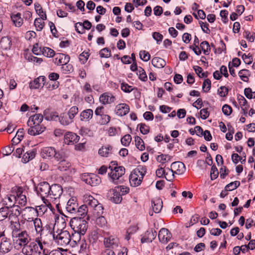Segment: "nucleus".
<instances>
[{
  "mask_svg": "<svg viewBox=\"0 0 255 255\" xmlns=\"http://www.w3.org/2000/svg\"><path fill=\"white\" fill-rule=\"evenodd\" d=\"M24 218L28 221H31L34 220L35 217L38 216L36 213V210L31 207H26L24 210Z\"/></svg>",
  "mask_w": 255,
  "mask_h": 255,
  "instance_id": "dca6fc26",
  "label": "nucleus"
},
{
  "mask_svg": "<svg viewBox=\"0 0 255 255\" xmlns=\"http://www.w3.org/2000/svg\"><path fill=\"white\" fill-rule=\"evenodd\" d=\"M45 78L44 76H39L35 79L33 81L29 83V87L30 89H38L41 85H44Z\"/></svg>",
  "mask_w": 255,
  "mask_h": 255,
  "instance_id": "7c9ffc66",
  "label": "nucleus"
},
{
  "mask_svg": "<svg viewBox=\"0 0 255 255\" xmlns=\"http://www.w3.org/2000/svg\"><path fill=\"white\" fill-rule=\"evenodd\" d=\"M80 136L72 132H67L64 135V141L68 144H72L79 141Z\"/></svg>",
  "mask_w": 255,
  "mask_h": 255,
  "instance_id": "a211bd4d",
  "label": "nucleus"
},
{
  "mask_svg": "<svg viewBox=\"0 0 255 255\" xmlns=\"http://www.w3.org/2000/svg\"><path fill=\"white\" fill-rule=\"evenodd\" d=\"M96 224L99 227H104L106 226L107 222L106 218L104 216H100L97 218L96 220Z\"/></svg>",
  "mask_w": 255,
  "mask_h": 255,
  "instance_id": "09e8293b",
  "label": "nucleus"
},
{
  "mask_svg": "<svg viewBox=\"0 0 255 255\" xmlns=\"http://www.w3.org/2000/svg\"><path fill=\"white\" fill-rule=\"evenodd\" d=\"M16 200V197L13 195H7L3 199V204L4 206L15 207L14 204Z\"/></svg>",
  "mask_w": 255,
  "mask_h": 255,
  "instance_id": "2f4dec72",
  "label": "nucleus"
},
{
  "mask_svg": "<svg viewBox=\"0 0 255 255\" xmlns=\"http://www.w3.org/2000/svg\"><path fill=\"white\" fill-rule=\"evenodd\" d=\"M14 243L20 247H25L30 242L31 239L29 234L26 230H22L12 237Z\"/></svg>",
  "mask_w": 255,
  "mask_h": 255,
  "instance_id": "423d86ee",
  "label": "nucleus"
},
{
  "mask_svg": "<svg viewBox=\"0 0 255 255\" xmlns=\"http://www.w3.org/2000/svg\"><path fill=\"white\" fill-rule=\"evenodd\" d=\"M156 236V232L152 229L147 230L142 237L141 242L143 243H151Z\"/></svg>",
  "mask_w": 255,
  "mask_h": 255,
  "instance_id": "4be33fe9",
  "label": "nucleus"
},
{
  "mask_svg": "<svg viewBox=\"0 0 255 255\" xmlns=\"http://www.w3.org/2000/svg\"><path fill=\"white\" fill-rule=\"evenodd\" d=\"M171 169L175 174L180 175L185 171V166L181 162H174L171 165Z\"/></svg>",
  "mask_w": 255,
  "mask_h": 255,
  "instance_id": "6ab92c4d",
  "label": "nucleus"
},
{
  "mask_svg": "<svg viewBox=\"0 0 255 255\" xmlns=\"http://www.w3.org/2000/svg\"><path fill=\"white\" fill-rule=\"evenodd\" d=\"M33 225L36 233L39 234L40 236H41L43 231V227L41 219L37 218H35L33 220Z\"/></svg>",
  "mask_w": 255,
  "mask_h": 255,
  "instance_id": "4c0bfd02",
  "label": "nucleus"
},
{
  "mask_svg": "<svg viewBox=\"0 0 255 255\" xmlns=\"http://www.w3.org/2000/svg\"><path fill=\"white\" fill-rule=\"evenodd\" d=\"M104 244L106 248L112 250L119 251L121 248L119 239L112 236L105 238Z\"/></svg>",
  "mask_w": 255,
  "mask_h": 255,
  "instance_id": "1a4fd4ad",
  "label": "nucleus"
},
{
  "mask_svg": "<svg viewBox=\"0 0 255 255\" xmlns=\"http://www.w3.org/2000/svg\"><path fill=\"white\" fill-rule=\"evenodd\" d=\"M80 178L83 182L92 186H96L101 182V178L93 173H83L81 175Z\"/></svg>",
  "mask_w": 255,
  "mask_h": 255,
  "instance_id": "6e6552de",
  "label": "nucleus"
},
{
  "mask_svg": "<svg viewBox=\"0 0 255 255\" xmlns=\"http://www.w3.org/2000/svg\"><path fill=\"white\" fill-rule=\"evenodd\" d=\"M211 82L210 79H205L202 85V89L203 91L207 93L211 89Z\"/></svg>",
  "mask_w": 255,
  "mask_h": 255,
  "instance_id": "13d9d810",
  "label": "nucleus"
},
{
  "mask_svg": "<svg viewBox=\"0 0 255 255\" xmlns=\"http://www.w3.org/2000/svg\"><path fill=\"white\" fill-rule=\"evenodd\" d=\"M153 211L155 213H159L163 207L162 201L160 198H155L151 201Z\"/></svg>",
  "mask_w": 255,
  "mask_h": 255,
  "instance_id": "c756f323",
  "label": "nucleus"
},
{
  "mask_svg": "<svg viewBox=\"0 0 255 255\" xmlns=\"http://www.w3.org/2000/svg\"><path fill=\"white\" fill-rule=\"evenodd\" d=\"M99 54L101 58H108L111 55V51L110 49L104 48L100 51Z\"/></svg>",
  "mask_w": 255,
  "mask_h": 255,
  "instance_id": "5fc2aeb1",
  "label": "nucleus"
},
{
  "mask_svg": "<svg viewBox=\"0 0 255 255\" xmlns=\"http://www.w3.org/2000/svg\"><path fill=\"white\" fill-rule=\"evenodd\" d=\"M249 71L247 69H242L239 72V75L240 78L244 82H248L249 78L247 76Z\"/></svg>",
  "mask_w": 255,
  "mask_h": 255,
  "instance_id": "864d4df0",
  "label": "nucleus"
},
{
  "mask_svg": "<svg viewBox=\"0 0 255 255\" xmlns=\"http://www.w3.org/2000/svg\"><path fill=\"white\" fill-rule=\"evenodd\" d=\"M137 74L139 76V78L142 81H146L147 77L144 70L141 67H139L137 70Z\"/></svg>",
  "mask_w": 255,
  "mask_h": 255,
  "instance_id": "3c124183",
  "label": "nucleus"
},
{
  "mask_svg": "<svg viewBox=\"0 0 255 255\" xmlns=\"http://www.w3.org/2000/svg\"><path fill=\"white\" fill-rule=\"evenodd\" d=\"M200 47L201 51H202L205 55H209L211 51V48L208 41H204L202 42L200 44Z\"/></svg>",
  "mask_w": 255,
  "mask_h": 255,
  "instance_id": "79ce46f5",
  "label": "nucleus"
},
{
  "mask_svg": "<svg viewBox=\"0 0 255 255\" xmlns=\"http://www.w3.org/2000/svg\"><path fill=\"white\" fill-rule=\"evenodd\" d=\"M79 244L80 250L78 252L88 253V247L86 241L85 240H81Z\"/></svg>",
  "mask_w": 255,
  "mask_h": 255,
  "instance_id": "e2e57ef3",
  "label": "nucleus"
},
{
  "mask_svg": "<svg viewBox=\"0 0 255 255\" xmlns=\"http://www.w3.org/2000/svg\"><path fill=\"white\" fill-rule=\"evenodd\" d=\"M30 128H28L27 132L31 135H38L43 132L45 129L44 127L41 126H28Z\"/></svg>",
  "mask_w": 255,
  "mask_h": 255,
  "instance_id": "c85d7f7f",
  "label": "nucleus"
},
{
  "mask_svg": "<svg viewBox=\"0 0 255 255\" xmlns=\"http://www.w3.org/2000/svg\"><path fill=\"white\" fill-rule=\"evenodd\" d=\"M93 111L92 109H88L81 112L80 114V120L82 122H89L92 119Z\"/></svg>",
  "mask_w": 255,
  "mask_h": 255,
  "instance_id": "bb28decb",
  "label": "nucleus"
},
{
  "mask_svg": "<svg viewBox=\"0 0 255 255\" xmlns=\"http://www.w3.org/2000/svg\"><path fill=\"white\" fill-rule=\"evenodd\" d=\"M58 120L61 125L65 126H68L73 122V120L65 113H63L60 114Z\"/></svg>",
  "mask_w": 255,
  "mask_h": 255,
  "instance_id": "c9c22d12",
  "label": "nucleus"
},
{
  "mask_svg": "<svg viewBox=\"0 0 255 255\" xmlns=\"http://www.w3.org/2000/svg\"><path fill=\"white\" fill-rule=\"evenodd\" d=\"M12 46L11 38L8 36H4L1 38L0 41V48L4 51L10 50Z\"/></svg>",
  "mask_w": 255,
  "mask_h": 255,
  "instance_id": "393cba45",
  "label": "nucleus"
},
{
  "mask_svg": "<svg viewBox=\"0 0 255 255\" xmlns=\"http://www.w3.org/2000/svg\"><path fill=\"white\" fill-rule=\"evenodd\" d=\"M53 238L57 244L62 247L68 245L71 241V235L66 230H61L58 234L54 233Z\"/></svg>",
  "mask_w": 255,
  "mask_h": 255,
  "instance_id": "0eeeda50",
  "label": "nucleus"
},
{
  "mask_svg": "<svg viewBox=\"0 0 255 255\" xmlns=\"http://www.w3.org/2000/svg\"><path fill=\"white\" fill-rule=\"evenodd\" d=\"M121 89L126 93H130L134 89L137 90V88H133L127 83H123L121 84Z\"/></svg>",
  "mask_w": 255,
  "mask_h": 255,
  "instance_id": "bf43d9fd",
  "label": "nucleus"
},
{
  "mask_svg": "<svg viewBox=\"0 0 255 255\" xmlns=\"http://www.w3.org/2000/svg\"><path fill=\"white\" fill-rule=\"evenodd\" d=\"M78 108L77 106H74L70 108L67 114L72 120H73L75 116L78 114Z\"/></svg>",
  "mask_w": 255,
  "mask_h": 255,
  "instance_id": "8fccbe9b",
  "label": "nucleus"
},
{
  "mask_svg": "<svg viewBox=\"0 0 255 255\" xmlns=\"http://www.w3.org/2000/svg\"><path fill=\"white\" fill-rule=\"evenodd\" d=\"M111 120V117L108 115L104 114L101 116L99 123L101 125H105L108 124Z\"/></svg>",
  "mask_w": 255,
  "mask_h": 255,
  "instance_id": "052dcab7",
  "label": "nucleus"
},
{
  "mask_svg": "<svg viewBox=\"0 0 255 255\" xmlns=\"http://www.w3.org/2000/svg\"><path fill=\"white\" fill-rule=\"evenodd\" d=\"M93 209L94 210V214L97 216L101 215L103 213V207L99 203L95 207H94Z\"/></svg>",
  "mask_w": 255,
  "mask_h": 255,
  "instance_id": "0e129e2a",
  "label": "nucleus"
},
{
  "mask_svg": "<svg viewBox=\"0 0 255 255\" xmlns=\"http://www.w3.org/2000/svg\"><path fill=\"white\" fill-rule=\"evenodd\" d=\"M115 189L119 191V194H121L122 196L128 194L129 190L128 187L124 186H118L115 187Z\"/></svg>",
  "mask_w": 255,
  "mask_h": 255,
  "instance_id": "680f3d73",
  "label": "nucleus"
},
{
  "mask_svg": "<svg viewBox=\"0 0 255 255\" xmlns=\"http://www.w3.org/2000/svg\"><path fill=\"white\" fill-rule=\"evenodd\" d=\"M51 186L47 182H40L37 187L38 193L40 194L41 196L48 197L50 193Z\"/></svg>",
  "mask_w": 255,
  "mask_h": 255,
  "instance_id": "ddd939ff",
  "label": "nucleus"
},
{
  "mask_svg": "<svg viewBox=\"0 0 255 255\" xmlns=\"http://www.w3.org/2000/svg\"><path fill=\"white\" fill-rule=\"evenodd\" d=\"M116 98L110 92H105L102 94L99 98L100 102L103 105H108L114 103Z\"/></svg>",
  "mask_w": 255,
  "mask_h": 255,
  "instance_id": "4468645a",
  "label": "nucleus"
},
{
  "mask_svg": "<svg viewBox=\"0 0 255 255\" xmlns=\"http://www.w3.org/2000/svg\"><path fill=\"white\" fill-rule=\"evenodd\" d=\"M35 242L37 244L38 247H39L40 250L42 251L39 252V255H48V251L44 248L43 244H45L46 243L45 242H42L41 241V237H37L35 238Z\"/></svg>",
  "mask_w": 255,
  "mask_h": 255,
  "instance_id": "ea45409f",
  "label": "nucleus"
},
{
  "mask_svg": "<svg viewBox=\"0 0 255 255\" xmlns=\"http://www.w3.org/2000/svg\"><path fill=\"white\" fill-rule=\"evenodd\" d=\"M19 206L15 207L3 206L0 208V221L7 219L9 222L18 220V217L20 215Z\"/></svg>",
  "mask_w": 255,
  "mask_h": 255,
  "instance_id": "f257e3e1",
  "label": "nucleus"
},
{
  "mask_svg": "<svg viewBox=\"0 0 255 255\" xmlns=\"http://www.w3.org/2000/svg\"><path fill=\"white\" fill-rule=\"evenodd\" d=\"M88 212V207L85 204L81 205L80 207H78V210L77 213L78 215L81 216H84L86 215Z\"/></svg>",
  "mask_w": 255,
  "mask_h": 255,
  "instance_id": "6e6d98bb",
  "label": "nucleus"
},
{
  "mask_svg": "<svg viewBox=\"0 0 255 255\" xmlns=\"http://www.w3.org/2000/svg\"><path fill=\"white\" fill-rule=\"evenodd\" d=\"M54 62L57 65H63L64 64L69 63L70 61V56L63 53H59L56 55L53 59Z\"/></svg>",
  "mask_w": 255,
  "mask_h": 255,
  "instance_id": "aec40b11",
  "label": "nucleus"
},
{
  "mask_svg": "<svg viewBox=\"0 0 255 255\" xmlns=\"http://www.w3.org/2000/svg\"><path fill=\"white\" fill-rule=\"evenodd\" d=\"M113 147L111 145H106L102 146L99 150V154L103 157H108L112 153Z\"/></svg>",
  "mask_w": 255,
  "mask_h": 255,
  "instance_id": "f704fd0d",
  "label": "nucleus"
},
{
  "mask_svg": "<svg viewBox=\"0 0 255 255\" xmlns=\"http://www.w3.org/2000/svg\"><path fill=\"white\" fill-rule=\"evenodd\" d=\"M12 249V245L11 240L8 238H3L0 239V251L2 254H6L10 252Z\"/></svg>",
  "mask_w": 255,
  "mask_h": 255,
  "instance_id": "f8f14e48",
  "label": "nucleus"
},
{
  "mask_svg": "<svg viewBox=\"0 0 255 255\" xmlns=\"http://www.w3.org/2000/svg\"><path fill=\"white\" fill-rule=\"evenodd\" d=\"M41 50L42 54L46 57H52L55 55V51L49 47H44Z\"/></svg>",
  "mask_w": 255,
  "mask_h": 255,
  "instance_id": "c03bdc74",
  "label": "nucleus"
},
{
  "mask_svg": "<svg viewBox=\"0 0 255 255\" xmlns=\"http://www.w3.org/2000/svg\"><path fill=\"white\" fill-rule=\"evenodd\" d=\"M129 107L125 103H121L116 106V113L117 115L123 117L126 115L129 112Z\"/></svg>",
  "mask_w": 255,
  "mask_h": 255,
  "instance_id": "f3484780",
  "label": "nucleus"
},
{
  "mask_svg": "<svg viewBox=\"0 0 255 255\" xmlns=\"http://www.w3.org/2000/svg\"><path fill=\"white\" fill-rule=\"evenodd\" d=\"M65 158V153L63 152V157L59 160V162L57 165V169L60 171H66L71 165L70 162L66 160Z\"/></svg>",
  "mask_w": 255,
  "mask_h": 255,
  "instance_id": "412c9836",
  "label": "nucleus"
},
{
  "mask_svg": "<svg viewBox=\"0 0 255 255\" xmlns=\"http://www.w3.org/2000/svg\"><path fill=\"white\" fill-rule=\"evenodd\" d=\"M140 58L144 61H148L150 58L149 53L145 50H141L139 52Z\"/></svg>",
  "mask_w": 255,
  "mask_h": 255,
  "instance_id": "338daca9",
  "label": "nucleus"
},
{
  "mask_svg": "<svg viewBox=\"0 0 255 255\" xmlns=\"http://www.w3.org/2000/svg\"><path fill=\"white\" fill-rule=\"evenodd\" d=\"M175 173L171 168H167L165 170L164 177L168 181H172L174 178Z\"/></svg>",
  "mask_w": 255,
  "mask_h": 255,
  "instance_id": "49530a36",
  "label": "nucleus"
},
{
  "mask_svg": "<svg viewBox=\"0 0 255 255\" xmlns=\"http://www.w3.org/2000/svg\"><path fill=\"white\" fill-rule=\"evenodd\" d=\"M121 141L123 145L128 146L131 141V136L129 134H126L121 138Z\"/></svg>",
  "mask_w": 255,
  "mask_h": 255,
  "instance_id": "603ef678",
  "label": "nucleus"
},
{
  "mask_svg": "<svg viewBox=\"0 0 255 255\" xmlns=\"http://www.w3.org/2000/svg\"><path fill=\"white\" fill-rule=\"evenodd\" d=\"M10 223L11 225L12 237L22 231L18 220L13 221V222H10Z\"/></svg>",
  "mask_w": 255,
  "mask_h": 255,
  "instance_id": "473e14b6",
  "label": "nucleus"
},
{
  "mask_svg": "<svg viewBox=\"0 0 255 255\" xmlns=\"http://www.w3.org/2000/svg\"><path fill=\"white\" fill-rule=\"evenodd\" d=\"M83 201L87 207L93 209L99 203L98 201L93 196L89 194H85L83 196Z\"/></svg>",
  "mask_w": 255,
  "mask_h": 255,
  "instance_id": "b1692460",
  "label": "nucleus"
},
{
  "mask_svg": "<svg viewBox=\"0 0 255 255\" xmlns=\"http://www.w3.org/2000/svg\"><path fill=\"white\" fill-rule=\"evenodd\" d=\"M78 204L74 199H70L67 202L66 209L67 211L71 214L76 213L78 210Z\"/></svg>",
  "mask_w": 255,
  "mask_h": 255,
  "instance_id": "a878e982",
  "label": "nucleus"
},
{
  "mask_svg": "<svg viewBox=\"0 0 255 255\" xmlns=\"http://www.w3.org/2000/svg\"><path fill=\"white\" fill-rule=\"evenodd\" d=\"M35 209L36 210V213L38 215H43L47 211L46 205L42 204L37 206Z\"/></svg>",
  "mask_w": 255,
  "mask_h": 255,
  "instance_id": "69168bd1",
  "label": "nucleus"
},
{
  "mask_svg": "<svg viewBox=\"0 0 255 255\" xmlns=\"http://www.w3.org/2000/svg\"><path fill=\"white\" fill-rule=\"evenodd\" d=\"M35 156V152L33 150H30L25 152L22 158V160L23 162L26 163L29 160L34 158Z\"/></svg>",
  "mask_w": 255,
  "mask_h": 255,
  "instance_id": "a19ab883",
  "label": "nucleus"
},
{
  "mask_svg": "<svg viewBox=\"0 0 255 255\" xmlns=\"http://www.w3.org/2000/svg\"><path fill=\"white\" fill-rule=\"evenodd\" d=\"M43 116L45 119L47 121H56L59 119V115L56 112H50V110L47 109L43 112Z\"/></svg>",
  "mask_w": 255,
  "mask_h": 255,
  "instance_id": "cd10ccee",
  "label": "nucleus"
},
{
  "mask_svg": "<svg viewBox=\"0 0 255 255\" xmlns=\"http://www.w3.org/2000/svg\"><path fill=\"white\" fill-rule=\"evenodd\" d=\"M172 235L169 230L166 228H162L158 233V239L159 241L163 244H166L171 239Z\"/></svg>",
  "mask_w": 255,
  "mask_h": 255,
  "instance_id": "2eb2a0df",
  "label": "nucleus"
},
{
  "mask_svg": "<svg viewBox=\"0 0 255 255\" xmlns=\"http://www.w3.org/2000/svg\"><path fill=\"white\" fill-rule=\"evenodd\" d=\"M218 94L221 97H225L228 95L229 90L226 86H221L218 90Z\"/></svg>",
  "mask_w": 255,
  "mask_h": 255,
  "instance_id": "774afa93",
  "label": "nucleus"
},
{
  "mask_svg": "<svg viewBox=\"0 0 255 255\" xmlns=\"http://www.w3.org/2000/svg\"><path fill=\"white\" fill-rule=\"evenodd\" d=\"M70 226L74 232L84 235L88 229V222L81 217L72 218L70 222Z\"/></svg>",
  "mask_w": 255,
  "mask_h": 255,
  "instance_id": "7ed1b4c3",
  "label": "nucleus"
},
{
  "mask_svg": "<svg viewBox=\"0 0 255 255\" xmlns=\"http://www.w3.org/2000/svg\"><path fill=\"white\" fill-rule=\"evenodd\" d=\"M40 154L43 158L51 159L54 158L56 161H59L63 157V151H57L52 146L42 148Z\"/></svg>",
  "mask_w": 255,
  "mask_h": 255,
  "instance_id": "20e7f679",
  "label": "nucleus"
},
{
  "mask_svg": "<svg viewBox=\"0 0 255 255\" xmlns=\"http://www.w3.org/2000/svg\"><path fill=\"white\" fill-rule=\"evenodd\" d=\"M111 171L109 176L111 181L115 184H118L120 178L125 174V168L122 166H118L116 161H113L109 166Z\"/></svg>",
  "mask_w": 255,
  "mask_h": 255,
  "instance_id": "f03ea898",
  "label": "nucleus"
},
{
  "mask_svg": "<svg viewBox=\"0 0 255 255\" xmlns=\"http://www.w3.org/2000/svg\"><path fill=\"white\" fill-rule=\"evenodd\" d=\"M135 146L139 150L142 151L145 149V145L143 140L138 136L134 137Z\"/></svg>",
  "mask_w": 255,
  "mask_h": 255,
  "instance_id": "37998d69",
  "label": "nucleus"
},
{
  "mask_svg": "<svg viewBox=\"0 0 255 255\" xmlns=\"http://www.w3.org/2000/svg\"><path fill=\"white\" fill-rule=\"evenodd\" d=\"M11 20L16 27H20L23 24V19L21 17L20 13H17L11 16Z\"/></svg>",
  "mask_w": 255,
  "mask_h": 255,
  "instance_id": "58836bf2",
  "label": "nucleus"
},
{
  "mask_svg": "<svg viewBox=\"0 0 255 255\" xmlns=\"http://www.w3.org/2000/svg\"><path fill=\"white\" fill-rule=\"evenodd\" d=\"M61 69L63 73L65 74H69L73 72L74 70L73 65L68 63L64 64L61 67Z\"/></svg>",
  "mask_w": 255,
  "mask_h": 255,
  "instance_id": "a18cd8bd",
  "label": "nucleus"
},
{
  "mask_svg": "<svg viewBox=\"0 0 255 255\" xmlns=\"http://www.w3.org/2000/svg\"><path fill=\"white\" fill-rule=\"evenodd\" d=\"M63 193V188L59 184H54L51 186L49 196L51 199L57 201Z\"/></svg>",
  "mask_w": 255,
  "mask_h": 255,
  "instance_id": "9d476101",
  "label": "nucleus"
},
{
  "mask_svg": "<svg viewBox=\"0 0 255 255\" xmlns=\"http://www.w3.org/2000/svg\"><path fill=\"white\" fill-rule=\"evenodd\" d=\"M43 119V116L41 114H35L30 117L27 122L28 126H40V124Z\"/></svg>",
  "mask_w": 255,
  "mask_h": 255,
  "instance_id": "5701e85b",
  "label": "nucleus"
},
{
  "mask_svg": "<svg viewBox=\"0 0 255 255\" xmlns=\"http://www.w3.org/2000/svg\"><path fill=\"white\" fill-rule=\"evenodd\" d=\"M44 22L39 18H36L34 20V25L37 31H41L44 26Z\"/></svg>",
  "mask_w": 255,
  "mask_h": 255,
  "instance_id": "4d7b16f0",
  "label": "nucleus"
},
{
  "mask_svg": "<svg viewBox=\"0 0 255 255\" xmlns=\"http://www.w3.org/2000/svg\"><path fill=\"white\" fill-rule=\"evenodd\" d=\"M151 63L154 67L158 68H163L166 65L165 61L163 59L158 57H154L151 60Z\"/></svg>",
  "mask_w": 255,
  "mask_h": 255,
  "instance_id": "e433bc0d",
  "label": "nucleus"
},
{
  "mask_svg": "<svg viewBox=\"0 0 255 255\" xmlns=\"http://www.w3.org/2000/svg\"><path fill=\"white\" fill-rule=\"evenodd\" d=\"M107 197L108 200L116 204L120 203L122 200V195L119 194V191L115 188L108 191L107 193Z\"/></svg>",
  "mask_w": 255,
  "mask_h": 255,
  "instance_id": "9b49d317",
  "label": "nucleus"
},
{
  "mask_svg": "<svg viewBox=\"0 0 255 255\" xmlns=\"http://www.w3.org/2000/svg\"><path fill=\"white\" fill-rule=\"evenodd\" d=\"M146 171L142 168H137L131 173L129 180L132 186L136 187L139 185L143 178Z\"/></svg>",
  "mask_w": 255,
  "mask_h": 255,
  "instance_id": "39448f33",
  "label": "nucleus"
},
{
  "mask_svg": "<svg viewBox=\"0 0 255 255\" xmlns=\"http://www.w3.org/2000/svg\"><path fill=\"white\" fill-rule=\"evenodd\" d=\"M171 159V156L169 154H161L156 157V161L160 163V166H164L165 164Z\"/></svg>",
  "mask_w": 255,
  "mask_h": 255,
  "instance_id": "72a5a7b5",
  "label": "nucleus"
},
{
  "mask_svg": "<svg viewBox=\"0 0 255 255\" xmlns=\"http://www.w3.org/2000/svg\"><path fill=\"white\" fill-rule=\"evenodd\" d=\"M240 185V182L239 181H235L234 182H232L229 184H227L225 186V188L226 190H228L229 191H231L237 189Z\"/></svg>",
  "mask_w": 255,
  "mask_h": 255,
  "instance_id": "de8ad7c7",
  "label": "nucleus"
}]
</instances>
